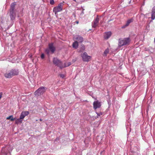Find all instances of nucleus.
<instances>
[{"instance_id": "nucleus-27", "label": "nucleus", "mask_w": 155, "mask_h": 155, "mask_svg": "<svg viewBox=\"0 0 155 155\" xmlns=\"http://www.w3.org/2000/svg\"><path fill=\"white\" fill-rule=\"evenodd\" d=\"M97 115L98 116H100L101 115H102V114L101 112H99L98 113H97Z\"/></svg>"}, {"instance_id": "nucleus-30", "label": "nucleus", "mask_w": 155, "mask_h": 155, "mask_svg": "<svg viewBox=\"0 0 155 155\" xmlns=\"http://www.w3.org/2000/svg\"><path fill=\"white\" fill-rule=\"evenodd\" d=\"M40 121H42V120H41V119H40Z\"/></svg>"}, {"instance_id": "nucleus-14", "label": "nucleus", "mask_w": 155, "mask_h": 155, "mask_svg": "<svg viewBox=\"0 0 155 155\" xmlns=\"http://www.w3.org/2000/svg\"><path fill=\"white\" fill-rule=\"evenodd\" d=\"M155 18V6L153 7L152 8V14L151 18L153 20Z\"/></svg>"}, {"instance_id": "nucleus-28", "label": "nucleus", "mask_w": 155, "mask_h": 155, "mask_svg": "<svg viewBox=\"0 0 155 155\" xmlns=\"http://www.w3.org/2000/svg\"><path fill=\"white\" fill-rule=\"evenodd\" d=\"M76 23H77V24H78V23H79V22H78V21H76Z\"/></svg>"}, {"instance_id": "nucleus-32", "label": "nucleus", "mask_w": 155, "mask_h": 155, "mask_svg": "<svg viewBox=\"0 0 155 155\" xmlns=\"http://www.w3.org/2000/svg\"><path fill=\"white\" fill-rule=\"evenodd\" d=\"M74 16L75 17V14H74Z\"/></svg>"}, {"instance_id": "nucleus-18", "label": "nucleus", "mask_w": 155, "mask_h": 155, "mask_svg": "<svg viewBox=\"0 0 155 155\" xmlns=\"http://www.w3.org/2000/svg\"><path fill=\"white\" fill-rule=\"evenodd\" d=\"M6 119L10 120L11 121H14L15 119V118H13V115H11L9 117H7Z\"/></svg>"}, {"instance_id": "nucleus-31", "label": "nucleus", "mask_w": 155, "mask_h": 155, "mask_svg": "<svg viewBox=\"0 0 155 155\" xmlns=\"http://www.w3.org/2000/svg\"><path fill=\"white\" fill-rule=\"evenodd\" d=\"M110 21V20H109L108 21L109 22Z\"/></svg>"}, {"instance_id": "nucleus-13", "label": "nucleus", "mask_w": 155, "mask_h": 155, "mask_svg": "<svg viewBox=\"0 0 155 155\" xmlns=\"http://www.w3.org/2000/svg\"><path fill=\"white\" fill-rule=\"evenodd\" d=\"M111 32H108L105 33L104 35V38L105 39H107L111 36Z\"/></svg>"}, {"instance_id": "nucleus-5", "label": "nucleus", "mask_w": 155, "mask_h": 155, "mask_svg": "<svg viewBox=\"0 0 155 155\" xmlns=\"http://www.w3.org/2000/svg\"><path fill=\"white\" fill-rule=\"evenodd\" d=\"M55 51V48L53 46V43H51L49 44L48 48L46 49L45 50V53L49 55L50 53V51L52 54H53Z\"/></svg>"}, {"instance_id": "nucleus-3", "label": "nucleus", "mask_w": 155, "mask_h": 155, "mask_svg": "<svg viewBox=\"0 0 155 155\" xmlns=\"http://www.w3.org/2000/svg\"><path fill=\"white\" fill-rule=\"evenodd\" d=\"M131 41L129 37L124 38L123 39H119L118 40V47H120L124 45H129Z\"/></svg>"}, {"instance_id": "nucleus-20", "label": "nucleus", "mask_w": 155, "mask_h": 155, "mask_svg": "<svg viewBox=\"0 0 155 155\" xmlns=\"http://www.w3.org/2000/svg\"><path fill=\"white\" fill-rule=\"evenodd\" d=\"M71 64V62H69L68 63V65H67L66 63H64V65H63V66H64V67H67L69 66H70Z\"/></svg>"}, {"instance_id": "nucleus-29", "label": "nucleus", "mask_w": 155, "mask_h": 155, "mask_svg": "<svg viewBox=\"0 0 155 155\" xmlns=\"http://www.w3.org/2000/svg\"><path fill=\"white\" fill-rule=\"evenodd\" d=\"M130 2H131V1H130L129 2V3H130Z\"/></svg>"}, {"instance_id": "nucleus-4", "label": "nucleus", "mask_w": 155, "mask_h": 155, "mask_svg": "<svg viewBox=\"0 0 155 155\" xmlns=\"http://www.w3.org/2000/svg\"><path fill=\"white\" fill-rule=\"evenodd\" d=\"M53 62L54 65L59 67L60 69L64 68L62 62L57 58L54 57L53 58Z\"/></svg>"}, {"instance_id": "nucleus-25", "label": "nucleus", "mask_w": 155, "mask_h": 155, "mask_svg": "<svg viewBox=\"0 0 155 155\" xmlns=\"http://www.w3.org/2000/svg\"><path fill=\"white\" fill-rule=\"evenodd\" d=\"M60 76L62 78H64L65 77L64 75L62 74H60Z\"/></svg>"}, {"instance_id": "nucleus-26", "label": "nucleus", "mask_w": 155, "mask_h": 155, "mask_svg": "<svg viewBox=\"0 0 155 155\" xmlns=\"http://www.w3.org/2000/svg\"><path fill=\"white\" fill-rule=\"evenodd\" d=\"M77 58H75L74 59H72V62L73 63L74 62L77 60Z\"/></svg>"}, {"instance_id": "nucleus-23", "label": "nucleus", "mask_w": 155, "mask_h": 155, "mask_svg": "<svg viewBox=\"0 0 155 155\" xmlns=\"http://www.w3.org/2000/svg\"><path fill=\"white\" fill-rule=\"evenodd\" d=\"M41 59H44L45 58V55H44V54H43V53L41 55Z\"/></svg>"}, {"instance_id": "nucleus-22", "label": "nucleus", "mask_w": 155, "mask_h": 155, "mask_svg": "<svg viewBox=\"0 0 155 155\" xmlns=\"http://www.w3.org/2000/svg\"><path fill=\"white\" fill-rule=\"evenodd\" d=\"M54 0H50V4L51 5H54Z\"/></svg>"}, {"instance_id": "nucleus-1", "label": "nucleus", "mask_w": 155, "mask_h": 155, "mask_svg": "<svg viewBox=\"0 0 155 155\" xmlns=\"http://www.w3.org/2000/svg\"><path fill=\"white\" fill-rule=\"evenodd\" d=\"M16 4L15 2L12 3L9 9V16L12 20H14L16 16V11L15 10Z\"/></svg>"}, {"instance_id": "nucleus-2", "label": "nucleus", "mask_w": 155, "mask_h": 155, "mask_svg": "<svg viewBox=\"0 0 155 155\" xmlns=\"http://www.w3.org/2000/svg\"><path fill=\"white\" fill-rule=\"evenodd\" d=\"M19 72L18 70L16 69H12L4 74L5 77L11 78L13 76L18 75Z\"/></svg>"}, {"instance_id": "nucleus-17", "label": "nucleus", "mask_w": 155, "mask_h": 155, "mask_svg": "<svg viewBox=\"0 0 155 155\" xmlns=\"http://www.w3.org/2000/svg\"><path fill=\"white\" fill-rule=\"evenodd\" d=\"M85 50V46L83 45H81V47L80 48V49L78 51L79 52H83Z\"/></svg>"}, {"instance_id": "nucleus-15", "label": "nucleus", "mask_w": 155, "mask_h": 155, "mask_svg": "<svg viewBox=\"0 0 155 155\" xmlns=\"http://www.w3.org/2000/svg\"><path fill=\"white\" fill-rule=\"evenodd\" d=\"M78 43L77 41H75L72 44L73 47L76 49L77 48L78 46Z\"/></svg>"}, {"instance_id": "nucleus-7", "label": "nucleus", "mask_w": 155, "mask_h": 155, "mask_svg": "<svg viewBox=\"0 0 155 155\" xmlns=\"http://www.w3.org/2000/svg\"><path fill=\"white\" fill-rule=\"evenodd\" d=\"M47 88L45 87L39 88L35 92V95L39 96L43 94L46 91Z\"/></svg>"}, {"instance_id": "nucleus-16", "label": "nucleus", "mask_w": 155, "mask_h": 155, "mask_svg": "<svg viewBox=\"0 0 155 155\" xmlns=\"http://www.w3.org/2000/svg\"><path fill=\"white\" fill-rule=\"evenodd\" d=\"M22 119H20V117H19V118L17 120H16L15 121V123L16 124H21L22 123Z\"/></svg>"}, {"instance_id": "nucleus-24", "label": "nucleus", "mask_w": 155, "mask_h": 155, "mask_svg": "<svg viewBox=\"0 0 155 155\" xmlns=\"http://www.w3.org/2000/svg\"><path fill=\"white\" fill-rule=\"evenodd\" d=\"M60 138L59 137H57L55 140L54 142H58L59 141Z\"/></svg>"}, {"instance_id": "nucleus-11", "label": "nucleus", "mask_w": 155, "mask_h": 155, "mask_svg": "<svg viewBox=\"0 0 155 155\" xmlns=\"http://www.w3.org/2000/svg\"><path fill=\"white\" fill-rule=\"evenodd\" d=\"M29 114V112L28 111H22L20 116V119H23L26 116Z\"/></svg>"}, {"instance_id": "nucleus-6", "label": "nucleus", "mask_w": 155, "mask_h": 155, "mask_svg": "<svg viewBox=\"0 0 155 155\" xmlns=\"http://www.w3.org/2000/svg\"><path fill=\"white\" fill-rule=\"evenodd\" d=\"M64 5L63 3L61 2L59 3L58 5L54 8L53 12L55 14H56L58 12L61 11L63 9V6Z\"/></svg>"}, {"instance_id": "nucleus-21", "label": "nucleus", "mask_w": 155, "mask_h": 155, "mask_svg": "<svg viewBox=\"0 0 155 155\" xmlns=\"http://www.w3.org/2000/svg\"><path fill=\"white\" fill-rule=\"evenodd\" d=\"M109 52V50L108 49H106L104 52V54L106 55Z\"/></svg>"}, {"instance_id": "nucleus-19", "label": "nucleus", "mask_w": 155, "mask_h": 155, "mask_svg": "<svg viewBox=\"0 0 155 155\" xmlns=\"http://www.w3.org/2000/svg\"><path fill=\"white\" fill-rule=\"evenodd\" d=\"M133 21V19H130L129 20H128L126 24V25L128 26L129 25L131 22H132Z\"/></svg>"}, {"instance_id": "nucleus-12", "label": "nucleus", "mask_w": 155, "mask_h": 155, "mask_svg": "<svg viewBox=\"0 0 155 155\" xmlns=\"http://www.w3.org/2000/svg\"><path fill=\"white\" fill-rule=\"evenodd\" d=\"M75 38L77 40L78 43H81L84 41L83 37L79 35H76L75 36Z\"/></svg>"}, {"instance_id": "nucleus-9", "label": "nucleus", "mask_w": 155, "mask_h": 155, "mask_svg": "<svg viewBox=\"0 0 155 155\" xmlns=\"http://www.w3.org/2000/svg\"><path fill=\"white\" fill-rule=\"evenodd\" d=\"M94 108L96 109L97 108H99L101 106V103L98 100L94 101L93 104Z\"/></svg>"}, {"instance_id": "nucleus-8", "label": "nucleus", "mask_w": 155, "mask_h": 155, "mask_svg": "<svg viewBox=\"0 0 155 155\" xmlns=\"http://www.w3.org/2000/svg\"><path fill=\"white\" fill-rule=\"evenodd\" d=\"M81 56L82 58V60L84 62H88L91 58L90 56L88 55L86 52L81 54Z\"/></svg>"}, {"instance_id": "nucleus-10", "label": "nucleus", "mask_w": 155, "mask_h": 155, "mask_svg": "<svg viewBox=\"0 0 155 155\" xmlns=\"http://www.w3.org/2000/svg\"><path fill=\"white\" fill-rule=\"evenodd\" d=\"M99 18L97 17L94 20L93 23L92 24V27L94 28H96L97 26L99 21Z\"/></svg>"}]
</instances>
